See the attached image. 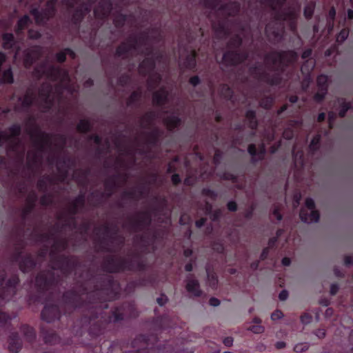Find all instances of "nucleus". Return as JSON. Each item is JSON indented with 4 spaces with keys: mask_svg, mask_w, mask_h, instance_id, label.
Segmentation results:
<instances>
[{
    "mask_svg": "<svg viewBox=\"0 0 353 353\" xmlns=\"http://www.w3.org/2000/svg\"><path fill=\"white\" fill-rule=\"evenodd\" d=\"M86 274V279L82 281L83 273H81L76 285L63 293L61 309L63 314L69 318L74 312H81L73 327L75 335L72 343L93 348L94 353H97L101 350V346L97 345L98 338L111 323H119L125 318H137L139 313L133 301H125L114 307L110 313L105 312L108 302L119 299L120 283L112 276H97L90 270Z\"/></svg>",
    "mask_w": 353,
    "mask_h": 353,
    "instance_id": "f257e3e1",
    "label": "nucleus"
},
{
    "mask_svg": "<svg viewBox=\"0 0 353 353\" xmlns=\"http://www.w3.org/2000/svg\"><path fill=\"white\" fill-rule=\"evenodd\" d=\"M69 246L66 238H55L50 252V261L54 264L50 270L39 272L35 279V285L37 288L36 294H30L28 297L30 303L41 302L43 296L49 290H54L61 285V276L54 272L59 270L62 274L68 277L73 272L77 274V270L83 266L79 257L75 255L60 254L65 251Z\"/></svg>",
    "mask_w": 353,
    "mask_h": 353,
    "instance_id": "f03ea898",
    "label": "nucleus"
},
{
    "mask_svg": "<svg viewBox=\"0 0 353 353\" xmlns=\"http://www.w3.org/2000/svg\"><path fill=\"white\" fill-rule=\"evenodd\" d=\"M103 234L109 237L111 245L106 242L105 237L100 238L97 242V251L108 252L101 264L102 269L108 273H120L125 271L143 273L148 269V264L138 251H131L128 257L113 254L119 251L124 245L125 238L119 234L118 227L105 224L102 226Z\"/></svg>",
    "mask_w": 353,
    "mask_h": 353,
    "instance_id": "7ed1b4c3",
    "label": "nucleus"
},
{
    "mask_svg": "<svg viewBox=\"0 0 353 353\" xmlns=\"http://www.w3.org/2000/svg\"><path fill=\"white\" fill-rule=\"evenodd\" d=\"M265 61L271 65L270 70L273 73L262 70L261 65L259 63L249 68L250 73L259 81L271 86H277L282 83V74L291 64L298 59V54L292 50H273L265 55Z\"/></svg>",
    "mask_w": 353,
    "mask_h": 353,
    "instance_id": "20e7f679",
    "label": "nucleus"
},
{
    "mask_svg": "<svg viewBox=\"0 0 353 353\" xmlns=\"http://www.w3.org/2000/svg\"><path fill=\"white\" fill-rule=\"evenodd\" d=\"M157 334H139L132 341L131 347H140L141 353H176L170 340L161 345Z\"/></svg>",
    "mask_w": 353,
    "mask_h": 353,
    "instance_id": "39448f33",
    "label": "nucleus"
},
{
    "mask_svg": "<svg viewBox=\"0 0 353 353\" xmlns=\"http://www.w3.org/2000/svg\"><path fill=\"white\" fill-rule=\"evenodd\" d=\"M26 247L25 240L17 238L14 244L13 251L10 254V260L12 263H18L20 270L23 273L32 272L36 267L37 262L31 253L23 255Z\"/></svg>",
    "mask_w": 353,
    "mask_h": 353,
    "instance_id": "423d86ee",
    "label": "nucleus"
},
{
    "mask_svg": "<svg viewBox=\"0 0 353 353\" xmlns=\"http://www.w3.org/2000/svg\"><path fill=\"white\" fill-rule=\"evenodd\" d=\"M243 39L240 34L233 35L229 45L232 48L222 54V64L227 61L231 65H238L244 63L249 58V52L247 50H241Z\"/></svg>",
    "mask_w": 353,
    "mask_h": 353,
    "instance_id": "0eeeda50",
    "label": "nucleus"
},
{
    "mask_svg": "<svg viewBox=\"0 0 353 353\" xmlns=\"http://www.w3.org/2000/svg\"><path fill=\"white\" fill-rule=\"evenodd\" d=\"M274 12L272 21L269 22L265 28V34L268 41L273 44H278L283 39V26L281 22L286 20V13L276 8Z\"/></svg>",
    "mask_w": 353,
    "mask_h": 353,
    "instance_id": "6e6552de",
    "label": "nucleus"
},
{
    "mask_svg": "<svg viewBox=\"0 0 353 353\" xmlns=\"http://www.w3.org/2000/svg\"><path fill=\"white\" fill-rule=\"evenodd\" d=\"M27 125L34 127L33 129H28V133L33 139L34 145L37 151L43 152L46 148L52 146V134L41 131L35 124L33 117H30L27 121Z\"/></svg>",
    "mask_w": 353,
    "mask_h": 353,
    "instance_id": "1a4fd4ad",
    "label": "nucleus"
},
{
    "mask_svg": "<svg viewBox=\"0 0 353 353\" xmlns=\"http://www.w3.org/2000/svg\"><path fill=\"white\" fill-rule=\"evenodd\" d=\"M7 276L4 269L0 270V299L3 301H10L17 294V286L19 283V277L17 274H14L5 283Z\"/></svg>",
    "mask_w": 353,
    "mask_h": 353,
    "instance_id": "9d476101",
    "label": "nucleus"
},
{
    "mask_svg": "<svg viewBox=\"0 0 353 353\" xmlns=\"http://www.w3.org/2000/svg\"><path fill=\"white\" fill-rule=\"evenodd\" d=\"M241 9V3L239 1H232L228 4H225L222 1V13L227 10L230 16L234 17L236 28L240 32H243L248 25V21H243L239 14ZM225 34V27L223 23V18L222 17V36Z\"/></svg>",
    "mask_w": 353,
    "mask_h": 353,
    "instance_id": "9b49d317",
    "label": "nucleus"
},
{
    "mask_svg": "<svg viewBox=\"0 0 353 353\" xmlns=\"http://www.w3.org/2000/svg\"><path fill=\"white\" fill-rule=\"evenodd\" d=\"M152 223V215L148 210L139 211L136 217L129 218L128 227L132 232H142Z\"/></svg>",
    "mask_w": 353,
    "mask_h": 353,
    "instance_id": "f8f14e48",
    "label": "nucleus"
},
{
    "mask_svg": "<svg viewBox=\"0 0 353 353\" xmlns=\"http://www.w3.org/2000/svg\"><path fill=\"white\" fill-rule=\"evenodd\" d=\"M305 208L300 210L299 217L303 223H317L320 219L319 212L315 210V202L312 198H307L305 202Z\"/></svg>",
    "mask_w": 353,
    "mask_h": 353,
    "instance_id": "ddd939ff",
    "label": "nucleus"
},
{
    "mask_svg": "<svg viewBox=\"0 0 353 353\" xmlns=\"http://www.w3.org/2000/svg\"><path fill=\"white\" fill-rule=\"evenodd\" d=\"M121 177V174H117L112 175L111 176L106 179L104 181V187L105 192H99L98 191L93 192L91 194L92 196H96L99 194V198L97 199L94 205L99 206L101 203V200L103 197L110 198L112 196L116 189L118 188L117 180Z\"/></svg>",
    "mask_w": 353,
    "mask_h": 353,
    "instance_id": "4468645a",
    "label": "nucleus"
},
{
    "mask_svg": "<svg viewBox=\"0 0 353 353\" xmlns=\"http://www.w3.org/2000/svg\"><path fill=\"white\" fill-rule=\"evenodd\" d=\"M150 39L148 32L146 31L142 32L139 37L134 34L130 35L125 41L127 42L128 50L132 57L134 52H140V46L146 45Z\"/></svg>",
    "mask_w": 353,
    "mask_h": 353,
    "instance_id": "2eb2a0df",
    "label": "nucleus"
},
{
    "mask_svg": "<svg viewBox=\"0 0 353 353\" xmlns=\"http://www.w3.org/2000/svg\"><path fill=\"white\" fill-rule=\"evenodd\" d=\"M43 74L53 82H64L69 79L68 70L54 65L46 68L43 71Z\"/></svg>",
    "mask_w": 353,
    "mask_h": 353,
    "instance_id": "dca6fc26",
    "label": "nucleus"
},
{
    "mask_svg": "<svg viewBox=\"0 0 353 353\" xmlns=\"http://www.w3.org/2000/svg\"><path fill=\"white\" fill-rule=\"evenodd\" d=\"M81 209L82 208L71 201L67 209L68 216L65 217L63 214H61L58 216L57 219L59 220H64V223L63 224V227L77 229V222L76 216L79 213Z\"/></svg>",
    "mask_w": 353,
    "mask_h": 353,
    "instance_id": "f3484780",
    "label": "nucleus"
},
{
    "mask_svg": "<svg viewBox=\"0 0 353 353\" xmlns=\"http://www.w3.org/2000/svg\"><path fill=\"white\" fill-rule=\"evenodd\" d=\"M42 320L51 323L61 316V309L56 303H46L41 313Z\"/></svg>",
    "mask_w": 353,
    "mask_h": 353,
    "instance_id": "a211bd4d",
    "label": "nucleus"
},
{
    "mask_svg": "<svg viewBox=\"0 0 353 353\" xmlns=\"http://www.w3.org/2000/svg\"><path fill=\"white\" fill-rule=\"evenodd\" d=\"M113 9L111 0H101L94 9V14L97 19L105 20L110 14Z\"/></svg>",
    "mask_w": 353,
    "mask_h": 353,
    "instance_id": "6ab92c4d",
    "label": "nucleus"
},
{
    "mask_svg": "<svg viewBox=\"0 0 353 353\" xmlns=\"http://www.w3.org/2000/svg\"><path fill=\"white\" fill-rule=\"evenodd\" d=\"M37 199V195L34 191L28 194L26 199V205L23 208L21 214V217L23 222L27 220L28 217L34 211Z\"/></svg>",
    "mask_w": 353,
    "mask_h": 353,
    "instance_id": "aec40b11",
    "label": "nucleus"
},
{
    "mask_svg": "<svg viewBox=\"0 0 353 353\" xmlns=\"http://www.w3.org/2000/svg\"><path fill=\"white\" fill-rule=\"evenodd\" d=\"M41 56V49L34 46L23 52V63L26 68L30 67Z\"/></svg>",
    "mask_w": 353,
    "mask_h": 353,
    "instance_id": "412c9836",
    "label": "nucleus"
},
{
    "mask_svg": "<svg viewBox=\"0 0 353 353\" xmlns=\"http://www.w3.org/2000/svg\"><path fill=\"white\" fill-rule=\"evenodd\" d=\"M169 91L165 86L161 87L152 94V103L154 105L162 107L168 101Z\"/></svg>",
    "mask_w": 353,
    "mask_h": 353,
    "instance_id": "4be33fe9",
    "label": "nucleus"
},
{
    "mask_svg": "<svg viewBox=\"0 0 353 353\" xmlns=\"http://www.w3.org/2000/svg\"><path fill=\"white\" fill-rule=\"evenodd\" d=\"M248 152L251 156L252 163L254 164L264 159L266 151L263 144L261 145L259 148L257 149L255 144L251 143L248 147Z\"/></svg>",
    "mask_w": 353,
    "mask_h": 353,
    "instance_id": "5701e85b",
    "label": "nucleus"
},
{
    "mask_svg": "<svg viewBox=\"0 0 353 353\" xmlns=\"http://www.w3.org/2000/svg\"><path fill=\"white\" fill-rule=\"evenodd\" d=\"M8 350L12 353H18L22 348V340L16 331L10 332L8 339Z\"/></svg>",
    "mask_w": 353,
    "mask_h": 353,
    "instance_id": "b1692460",
    "label": "nucleus"
},
{
    "mask_svg": "<svg viewBox=\"0 0 353 353\" xmlns=\"http://www.w3.org/2000/svg\"><path fill=\"white\" fill-rule=\"evenodd\" d=\"M155 59L153 57H145L139 65V73L145 77L152 73L156 69Z\"/></svg>",
    "mask_w": 353,
    "mask_h": 353,
    "instance_id": "393cba45",
    "label": "nucleus"
},
{
    "mask_svg": "<svg viewBox=\"0 0 353 353\" xmlns=\"http://www.w3.org/2000/svg\"><path fill=\"white\" fill-rule=\"evenodd\" d=\"M154 327L157 332H163L168 331L170 332L172 324L169 316L168 315L157 316L154 319Z\"/></svg>",
    "mask_w": 353,
    "mask_h": 353,
    "instance_id": "a878e982",
    "label": "nucleus"
},
{
    "mask_svg": "<svg viewBox=\"0 0 353 353\" xmlns=\"http://www.w3.org/2000/svg\"><path fill=\"white\" fill-rule=\"evenodd\" d=\"M155 281L156 276L154 274H143L140 276L137 279L130 282L128 285L132 288L153 285L155 283Z\"/></svg>",
    "mask_w": 353,
    "mask_h": 353,
    "instance_id": "bb28decb",
    "label": "nucleus"
},
{
    "mask_svg": "<svg viewBox=\"0 0 353 353\" xmlns=\"http://www.w3.org/2000/svg\"><path fill=\"white\" fill-rule=\"evenodd\" d=\"M58 0H48L46 7L42 11L43 24L52 19L57 12V3Z\"/></svg>",
    "mask_w": 353,
    "mask_h": 353,
    "instance_id": "cd10ccee",
    "label": "nucleus"
},
{
    "mask_svg": "<svg viewBox=\"0 0 353 353\" xmlns=\"http://www.w3.org/2000/svg\"><path fill=\"white\" fill-rule=\"evenodd\" d=\"M185 289L190 294L191 296L200 297L203 294L200 288V283L195 279H188L186 280Z\"/></svg>",
    "mask_w": 353,
    "mask_h": 353,
    "instance_id": "c85d7f7f",
    "label": "nucleus"
},
{
    "mask_svg": "<svg viewBox=\"0 0 353 353\" xmlns=\"http://www.w3.org/2000/svg\"><path fill=\"white\" fill-rule=\"evenodd\" d=\"M52 92V88L50 84H43L39 90V96L42 98L48 109L51 108L53 105V100L50 98Z\"/></svg>",
    "mask_w": 353,
    "mask_h": 353,
    "instance_id": "c756f323",
    "label": "nucleus"
},
{
    "mask_svg": "<svg viewBox=\"0 0 353 353\" xmlns=\"http://www.w3.org/2000/svg\"><path fill=\"white\" fill-rule=\"evenodd\" d=\"M126 343L123 340H117L112 342L108 347V353H141L140 347H137V350H136L123 352V348L125 346Z\"/></svg>",
    "mask_w": 353,
    "mask_h": 353,
    "instance_id": "7c9ffc66",
    "label": "nucleus"
},
{
    "mask_svg": "<svg viewBox=\"0 0 353 353\" xmlns=\"http://www.w3.org/2000/svg\"><path fill=\"white\" fill-rule=\"evenodd\" d=\"M196 52L192 50L190 53L187 54L185 57L182 63L183 67L187 70H194L196 66Z\"/></svg>",
    "mask_w": 353,
    "mask_h": 353,
    "instance_id": "2f4dec72",
    "label": "nucleus"
},
{
    "mask_svg": "<svg viewBox=\"0 0 353 353\" xmlns=\"http://www.w3.org/2000/svg\"><path fill=\"white\" fill-rule=\"evenodd\" d=\"M19 330L23 334L26 341L29 343L33 342L36 339V331L35 330L28 324L21 325Z\"/></svg>",
    "mask_w": 353,
    "mask_h": 353,
    "instance_id": "473e14b6",
    "label": "nucleus"
},
{
    "mask_svg": "<svg viewBox=\"0 0 353 353\" xmlns=\"http://www.w3.org/2000/svg\"><path fill=\"white\" fill-rule=\"evenodd\" d=\"M41 334L46 343L54 344L59 340V337L55 332L52 330H46L44 326H41Z\"/></svg>",
    "mask_w": 353,
    "mask_h": 353,
    "instance_id": "72a5a7b5",
    "label": "nucleus"
},
{
    "mask_svg": "<svg viewBox=\"0 0 353 353\" xmlns=\"http://www.w3.org/2000/svg\"><path fill=\"white\" fill-rule=\"evenodd\" d=\"M245 117L248 122V127L252 130H256L259 125V122L256 119V111L254 110H248L246 111Z\"/></svg>",
    "mask_w": 353,
    "mask_h": 353,
    "instance_id": "f704fd0d",
    "label": "nucleus"
},
{
    "mask_svg": "<svg viewBox=\"0 0 353 353\" xmlns=\"http://www.w3.org/2000/svg\"><path fill=\"white\" fill-rule=\"evenodd\" d=\"M2 48L4 50H11L12 49L17 41L14 34L11 32H6L2 34Z\"/></svg>",
    "mask_w": 353,
    "mask_h": 353,
    "instance_id": "c9c22d12",
    "label": "nucleus"
},
{
    "mask_svg": "<svg viewBox=\"0 0 353 353\" xmlns=\"http://www.w3.org/2000/svg\"><path fill=\"white\" fill-rule=\"evenodd\" d=\"M115 57L118 58H122L123 59H127L130 58V54L127 46V42L125 41H122L115 50Z\"/></svg>",
    "mask_w": 353,
    "mask_h": 353,
    "instance_id": "e433bc0d",
    "label": "nucleus"
},
{
    "mask_svg": "<svg viewBox=\"0 0 353 353\" xmlns=\"http://www.w3.org/2000/svg\"><path fill=\"white\" fill-rule=\"evenodd\" d=\"M164 123L168 130L172 131L181 125V119L178 116L170 115L164 119Z\"/></svg>",
    "mask_w": 353,
    "mask_h": 353,
    "instance_id": "4c0bfd02",
    "label": "nucleus"
},
{
    "mask_svg": "<svg viewBox=\"0 0 353 353\" xmlns=\"http://www.w3.org/2000/svg\"><path fill=\"white\" fill-rule=\"evenodd\" d=\"M161 132L158 128H154L151 132L148 133L146 142L151 146H155L158 144Z\"/></svg>",
    "mask_w": 353,
    "mask_h": 353,
    "instance_id": "58836bf2",
    "label": "nucleus"
},
{
    "mask_svg": "<svg viewBox=\"0 0 353 353\" xmlns=\"http://www.w3.org/2000/svg\"><path fill=\"white\" fill-rule=\"evenodd\" d=\"M142 97V92L140 90L133 91L126 101L128 107L132 108L137 106Z\"/></svg>",
    "mask_w": 353,
    "mask_h": 353,
    "instance_id": "ea45409f",
    "label": "nucleus"
},
{
    "mask_svg": "<svg viewBox=\"0 0 353 353\" xmlns=\"http://www.w3.org/2000/svg\"><path fill=\"white\" fill-rule=\"evenodd\" d=\"M52 183L53 179L52 177L44 175L37 181V187L40 192L46 193L48 191V183Z\"/></svg>",
    "mask_w": 353,
    "mask_h": 353,
    "instance_id": "a19ab883",
    "label": "nucleus"
},
{
    "mask_svg": "<svg viewBox=\"0 0 353 353\" xmlns=\"http://www.w3.org/2000/svg\"><path fill=\"white\" fill-rule=\"evenodd\" d=\"M14 83V75L11 67L0 72V83L12 84Z\"/></svg>",
    "mask_w": 353,
    "mask_h": 353,
    "instance_id": "79ce46f5",
    "label": "nucleus"
},
{
    "mask_svg": "<svg viewBox=\"0 0 353 353\" xmlns=\"http://www.w3.org/2000/svg\"><path fill=\"white\" fill-rule=\"evenodd\" d=\"M156 118L157 114L155 112L148 111L141 117L140 121V125L144 128H148L151 125Z\"/></svg>",
    "mask_w": 353,
    "mask_h": 353,
    "instance_id": "37998d69",
    "label": "nucleus"
},
{
    "mask_svg": "<svg viewBox=\"0 0 353 353\" xmlns=\"http://www.w3.org/2000/svg\"><path fill=\"white\" fill-rule=\"evenodd\" d=\"M339 116L341 118L345 117L348 110L353 109V104L352 102H347L344 99H339Z\"/></svg>",
    "mask_w": 353,
    "mask_h": 353,
    "instance_id": "c03bdc74",
    "label": "nucleus"
},
{
    "mask_svg": "<svg viewBox=\"0 0 353 353\" xmlns=\"http://www.w3.org/2000/svg\"><path fill=\"white\" fill-rule=\"evenodd\" d=\"M21 99V105L25 109L30 108L34 103L35 100V94L32 92H28Z\"/></svg>",
    "mask_w": 353,
    "mask_h": 353,
    "instance_id": "a18cd8bd",
    "label": "nucleus"
},
{
    "mask_svg": "<svg viewBox=\"0 0 353 353\" xmlns=\"http://www.w3.org/2000/svg\"><path fill=\"white\" fill-rule=\"evenodd\" d=\"M41 162V157L38 152H34L32 155L28 154L26 166L28 170H32L34 168Z\"/></svg>",
    "mask_w": 353,
    "mask_h": 353,
    "instance_id": "49530a36",
    "label": "nucleus"
},
{
    "mask_svg": "<svg viewBox=\"0 0 353 353\" xmlns=\"http://www.w3.org/2000/svg\"><path fill=\"white\" fill-rule=\"evenodd\" d=\"M92 124L89 119H81L77 125V130L83 134L88 133L92 130Z\"/></svg>",
    "mask_w": 353,
    "mask_h": 353,
    "instance_id": "de8ad7c7",
    "label": "nucleus"
},
{
    "mask_svg": "<svg viewBox=\"0 0 353 353\" xmlns=\"http://www.w3.org/2000/svg\"><path fill=\"white\" fill-rule=\"evenodd\" d=\"M147 76H149L148 79V85L152 89L159 85L162 81V76L155 71H154L150 74H148Z\"/></svg>",
    "mask_w": 353,
    "mask_h": 353,
    "instance_id": "09e8293b",
    "label": "nucleus"
},
{
    "mask_svg": "<svg viewBox=\"0 0 353 353\" xmlns=\"http://www.w3.org/2000/svg\"><path fill=\"white\" fill-rule=\"evenodd\" d=\"M8 133L10 136V139L14 140H20L19 137L21 134V125L19 123H14L8 128Z\"/></svg>",
    "mask_w": 353,
    "mask_h": 353,
    "instance_id": "8fccbe9b",
    "label": "nucleus"
},
{
    "mask_svg": "<svg viewBox=\"0 0 353 353\" xmlns=\"http://www.w3.org/2000/svg\"><path fill=\"white\" fill-rule=\"evenodd\" d=\"M128 16L121 12H117L114 17L113 23L116 28H122L127 21Z\"/></svg>",
    "mask_w": 353,
    "mask_h": 353,
    "instance_id": "3c124183",
    "label": "nucleus"
},
{
    "mask_svg": "<svg viewBox=\"0 0 353 353\" xmlns=\"http://www.w3.org/2000/svg\"><path fill=\"white\" fill-rule=\"evenodd\" d=\"M274 102V98L272 95H263L259 101V105L265 110H270Z\"/></svg>",
    "mask_w": 353,
    "mask_h": 353,
    "instance_id": "603ef678",
    "label": "nucleus"
},
{
    "mask_svg": "<svg viewBox=\"0 0 353 353\" xmlns=\"http://www.w3.org/2000/svg\"><path fill=\"white\" fill-rule=\"evenodd\" d=\"M86 15L81 11V9L77 8L73 12L71 20L74 25L79 26Z\"/></svg>",
    "mask_w": 353,
    "mask_h": 353,
    "instance_id": "864d4df0",
    "label": "nucleus"
},
{
    "mask_svg": "<svg viewBox=\"0 0 353 353\" xmlns=\"http://www.w3.org/2000/svg\"><path fill=\"white\" fill-rule=\"evenodd\" d=\"M327 77L325 74H320L317 77L316 83L319 90H323L324 91H327L328 85H327Z\"/></svg>",
    "mask_w": 353,
    "mask_h": 353,
    "instance_id": "5fc2aeb1",
    "label": "nucleus"
},
{
    "mask_svg": "<svg viewBox=\"0 0 353 353\" xmlns=\"http://www.w3.org/2000/svg\"><path fill=\"white\" fill-rule=\"evenodd\" d=\"M137 191L138 201L145 196L146 194L149 192V188L146 185V183H142L139 185L138 187L135 188Z\"/></svg>",
    "mask_w": 353,
    "mask_h": 353,
    "instance_id": "6e6d98bb",
    "label": "nucleus"
},
{
    "mask_svg": "<svg viewBox=\"0 0 353 353\" xmlns=\"http://www.w3.org/2000/svg\"><path fill=\"white\" fill-rule=\"evenodd\" d=\"M40 203L41 205L48 207L53 203V195L51 193L46 192L40 198Z\"/></svg>",
    "mask_w": 353,
    "mask_h": 353,
    "instance_id": "4d7b16f0",
    "label": "nucleus"
},
{
    "mask_svg": "<svg viewBox=\"0 0 353 353\" xmlns=\"http://www.w3.org/2000/svg\"><path fill=\"white\" fill-rule=\"evenodd\" d=\"M321 137L320 134H317L314 135L309 145V148L312 152H316L319 150L320 146V142H321Z\"/></svg>",
    "mask_w": 353,
    "mask_h": 353,
    "instance_id": "13d9d810",
    "label": "nucleus"
},
{
    "mask_svg": "<svg viewBox=\"0 0 353 353\" xmlns=\"http://www.w3.org/2000/svg\"><path fill=\"white\" fill-rule=\"evenodd\" d=\"M30 13L34 17L37 24H43L41 10H39L38 8H34L30 10Z\"/></svg>",
    "mask_w": 353,
    "mask_h": 353,
    "instance_id": "bf43d9fd",
    "label": "nucleus"
},
{
    "mask_svg": "<svg viewBox=\"0 0 353 353\" xmlns=\"http://www.w3.org/2000/svg\"><path fill=\"white\" fill-rule=\"evenodd\" d=\"M121 197L123 199H130L136 202L138 201L137 191L135 190V188L131 190L123 191L122 192Z\"/></svg>",
    "mask_w": 353,
    "mask_h": 353,
    "instance_id": "052dcab7",
    "label": "nucleus"
},
{
    "mask_svg": "<svg viewBox=\"0 0 353 353\" xmlns=\"http://www.w3.org/2000/svg\"><path fill=\"white\" fill-rule=\"evenodd\" d=\"M30 23V18L28 15L25 14L18 20L17 25L18 26V29H25Z\"/></svg>",
    "mask_w": 353,
    "mask_h": 353,
    "instance_id": "680f3d73",
    "label": "nucleus"
},
{
    "mask_svg": "<svg viewBox=\"0 0 353 353\" xmlns=\"http://www.w3.org/2000/svg\"><path fill=\"white\" fill-rule=\"evenodd\" d=\"M327 93V91L318 89V92L313 97L314 101L317 103H321L323 101Z\"/></svg>",
    "mask_w": 353,
    "mask_h": 353,
    "instance_id": "e2e57ef3",
    "label": "nucleus"
},
{
    "mask_svg": "<svg viewBox=\"0 0 353 353\" xmlns=\"http://www.w3.org/2000/svg\"><path fill=\"white\" fill-rule=\"evenodd\" d=\"M314 8H315V3L312 2L310 5L307 6L304 8L303 12H304V16L305 17L306 19H310L312 17V16L314 14Z\"/></svg>",
    "mask_w": 353,
    "mask_h": 353,
    "instance_id": "0e129e2a",
    "label": "nucleus"
},
{
    "mask_svg": "<svg viewBox=\"0 0 353 353\" xmlns=\"http://www.w3.org/2000/svg\"><path fill=\"white\" fill-rule=\"evenodd\" d=\"M54 137L59 142L60 145L58 144L56 146L59 147L60 149H63L67 143V137L63 134H54Z\"/></svg>",
    "mask_w": 353,
    "mask_h": 353,
    "instance_id": "69168bd1",
    "label": "nucleus"
},
{
    "mask_svg": "<svg viewBox=\"0 0 353 353\" xmlns=\"http://www.w3.org/2000/svg\"><path fill=\"white\" fill-rule=\"evenodd\" d=\"M145 46H146L145 47V48L142 50H140L139 53L141 54H144L146 57H153L155 52L154 47L151 45L147 46L146 44Z\"/></svg>",
    "mask_w": 353,
    "mask_h": 353,
    "instance_id": "338daca9",
    "label": "nucleus"
},
{
    "mask_svg": "<svg viewBox=\"0 0 353 353\" xmlns=\"http://www.w3.org/2000/svg\"><path fill=\"white\" fill-rule=\"evenodd\" d=\"M349 36V30L347 28H343L340 31L336 37V41L339 43H343L346 40V39Z\"/></svg>",
    "mask_w": 353,
    "mask_h": 353,
    "instance_id": "774afa93",
    "label": "nucleus"
}]
</instances>
